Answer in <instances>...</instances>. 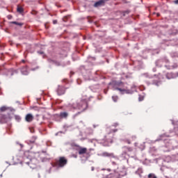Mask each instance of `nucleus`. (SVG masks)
Segmentation results:
<instances>
[{
  "mask_svg": "<svg viewBox=\"0 0 178 178\" xmlns=\"http://www.w3.org/2000/svg\"><path fill=\"white\" fill-rule=\"evenodd\" d=\"M31 15H37V11H35V10H32L31 12Z\"/></svg>",
  "mask_w": 178,
  "mask_h": 178,
  "instance_id": "a878e982",
  "label": "nucleus"
},
{
  "mask_svg": "<svg viewBox=\"0 0 178 178\" xmlns=\"http://www.w3.org/2000/svg\"><path fill=\"white\" fill-rule=\"evenodd\" d=\"M141 173H143V168H138L136 171V174L140 176V177H141Z\"/></svg>",
  "mask_w": 178,
  "mask_h": 178,
  "instance_id": "a211bd4d",
  "label": "nucleus"
},
{
  "mask_svg": "<svg viewBox=\"0 0 178 178\" xmlns=\"http://www.w3.org/2000/svg\"><path fill=\"white\" fill-rule=\"evenodd\" d=\"M118 129H111V128H107L106 132L108 134H112V133H116Z\"/></svg>",
  "mask_w": 178,
  "mask_h": 178,
  "instance_id": "2eb2a0df",
  "label": "nucleus"
},
{
  "mask_svg": "<svg viewBox=\"0 0 178 178\" xmlns=\"http://www.w3.org/2000/svg\"><path fill=\"white\" fill-rule=\"evenodd\" d=\"M12 24H16L17 26H23L22 23L17 22H13Z\"/></svg>",
  "mask_w": 178,
  "mask_h": 178,
  "instance_id": "4be33fe9",
  "label": "nucleus"
},
{
  "mask_svg": "<svg viewBox=\"0 0 178 178\" xmlns=\"http://www.w3.org/2000/svg\"><path fill=\"white\" fill-rule=\"evenodd\" d=\"M110 142L112 143V139H110Z\"/></svg>",
  "mask_w": 178,
  "mask_h": 178,
  "instance_id": "e433bc0d",
  "label": "nucleus"
},
{
  "mask_svg": "<svg viewBox=\"0 0 178 178\" xmlns=\"http://www.w3.org/2000/svg\"><path fill=\"white\" fill-rule=\"evenodd\" d=\"M6 111H8V107L3 106L0 108V112H5Z\"/></svg>",
  "mask_w": 178,
  "mask_h": 178,
  "instance_id": "6ab92c4d",
  "label": "nucleus"
},
{
  "mask_svg": "<svg viewBox=\"0 0 178 178\" xmlns=\"http://www.w3.org/2000/svg\"><path fill=\"white\" fill-rule=\"evenodd\" d=\"M137 145H138V143H134V146H135V147H137Z\"/></svg>",
  "mask_w": 178,
  "mask_h": 178,
  "instance_id": "2f4dec72",
  "label": "nucleus"
},
{
  "mask_svg": "<svg viewBox=\"0 0 178 178\" xmlns=\"http://www.w3.org/2000/svg\"><path fill=\"white\" fill-rule=\"evenodd\" d=\"M163 60V63H169V59L166 58H162Z\"/></svg>",
  "mask_w": 178,
  "mask_h": 178,
  "instance_id": "b1692460",
  "label": "nucleus"
},
{
  "mask_svg": "<svg viewBox=\"0 0 178 178\" xmlns=\"http://www.w3.org/2000/svg\"><path fill=\"white\" fill-rule=\"evenodd\" d=\"M139 101H142V99H139Z\"/></svg>",
  "mask_w": 178,
  "mask_h": 178,
  "instance_id": "a19ab883",
  "label": "nucleus"
},
{
  "mask_svg": "<svg viewBox=\"0 0 178 178\" xmlns=\"http://www.w3.org/2000/svg\"><path fill=\"white\" fill-rule=\"evenodd\" d=\"M87 153V148L86 147H79V155H83V154Z\"/></svg>",
  "mask_w": 178,
  "mask_h": 178,
  "instance_id": "ddd939ff",
  "label": "nucleus"
},
{
  "mask_svg": "<svg viewBox=\"0 0 178 178\" xmlns=\"http://www.w3.org/2000/svg\"><path fill=\"white\" fill-rule=\"evenodd\" d=\"M34 120V116H33L31 114L29 113L25 117L26 122H28L30 123V122H33Z\"/></svg>",
  "mask_w": 178,
  "mask_h": 178,
  "instance_id": "6e6552de",
  "label": "nucleus"
},
{
  "mask_svg": "<svg viewBox=\"0 0 178 178\" xmlns=\"http://www.w3.org/2000/svg\"><path fill=\"white\" fill-rule=\"evenodd\" d=\"M156 16H157V17H159L161 16V14L159 13H157Z\"/></svg>",
  "mask_w": 178,
  "mask_h": 178,
  "instance_id": "c85d7f7f",
  "label": "nucleus"
},
{
  "mask_svg": "<svg viewBox=\"0 0 178 178\" xmlns=\"http://www.w3.org/2000/svg\"><path fill=\"white\" fill-rule=\"evenodd\" d=\"M114 86H116V87H122V88H116V90L118 91H120V92H126L127 91L126 88H124V83L123 82H113Z\"/></svg>",
  "mask_w": 178,
  "mask_h": 178,
  "instance_id": "20e7f679",
  "label": "nucleus"
},
{
  "mask_svg": "<svg viewBox=\"0 0 178 178\" xmlns=\"http://www.w3.org/2000/svg\"><path fill=\"white\" fill-rule=\"evenodd\" d=\"M69 116V114L66 112H62L60 113V117L66 119Z\"/></svg>",
  "mask_w": 178,
  "mask_h": 178,
  "instance_id": "dca6fc26",
  "label": "nucleus"
},
{
  "mask_svg": "<svg viewBox=\"0 0 178 178\" xmlns=\"http://www.w3.org/2000/svg\"><path fill=\"white\" fill-rule=\"evenodd\" d=\"M8 19H10V15L8 16Z\"/></svg>",
  "mask_w": 178,
  "mask_h": 178,
  "instance_id": "58836bf2",
  "label": "nucleus"
},
{
  "mask_svg": "<svg viewBox=\"0 0 178 178\" xmlns=\"http://www.w3.org/2000/svg\"><path fill=\"white\" fill-rule=\"evenodd\" d=\"M15 119L17 122H20L22 120V118L19 115H15Z\"/></svg>",
  "mask_w": 178,
  "mask_h": 178,
  "instance_id": "aec40b11",
  "label": "nucleus"
},
{
  "mask_svg": "<svg viewBox=\"0 0 178 178\" xmlns=\"http://www.w3.org/2000/svg\"><path fill=\"white\" fill-rule=\"evenodd\" d=\"M17 12H18V13H23V12H24V9H23L22 6H17Z\"/></svg>",
  "mask_w": 178,
  "mask_h": 178,
  "instance_id": "f3484780",
  "label": "nucleus"
},
{
  "mask_svg": "<svg viewBox=\"0 0 178 178\" xmlns=\"http://www.w3.org/2000/svg\"><path fill=\"white\" fill-rule=\"evenodd\" d=\"M156 65L158 66L159 67H162V66H163V58L160 59V60H158L156 62Z\"/></svg>",
  "mask_w": 178,
  "mask_h": 178,
  "instance_id": "4468645a",
  "label": "nucleus"
},
{
  "mask_svg": "<svg viewBox=\"0 0 178 178\" xmlns=\"http://www.w3.org/2000/svg\"><path fill=\"white\" fill-rule=\"evenodd\" d=\"M40 54L41 55H42V54H44V52L41 51V52H40Z\"/></svg>",
  "mask_w": 178,
  "mask_h": 178,
  "instance_id": "c9c22d12",
  "label": "nucleus"
},
{
  "mask_svg": "<svg viewBox=\"0 0 178 178\" xmlns=\"http://www.w3.org/2000/svg\"><path fill=\"white\" fill-rule=\"evenodd\" d=\"M22 63H26V60H22Z\"/></svg>",
  "mask_w": 178,
  "mask_h": 178,
  "instance_id": "72a5a7b5",
  "label": "nucleus"
},
{
  "mask_svg": "<svg viewBox=\"0 0 178 178\" xmlns=\"http://www.w3.org/2000/svg\"><path fill=\"white\" fill-rule=\"evenodd\" d=\"M165 67H166L168 70H172V69H176V67H177V64H174L172 65L166 64L165 65Z\"/></svg>",
  "mask_w": 178,
  "mask_h": 178,
  "instance_id": "9b49d317",
  "label": "nucleus"
},
{
  "mask_svg": "<svg viewBox=\"0 0 178 178\" xmlns=\"http://www.w3.org/2000/svg\"><path fill=\"white\" fill-rule=\"evenodd\" d=\"M156 86H159L158 83H156Z\"/></svg>",
  "mask_w": 178,
  "mask_h": 178,
  "instance_id": "ea45409f",
  "label": "nucleus"
},
{
  "mask_svg": "<svg viewBox=\"0 0 178 178\" xmlns=\"http://www.w3.org/2000/svg\"><path fill=\"white\" fill-rule=\"evenodd\" d=\"M91 170H92V171H94V167H92V168H91Z\"/></svg>",
  "mask_w": 178,
  "mask_h": 178,
  "instance_id": "f704fd0d",
  "label": "nucleus"
},
{
  "mask_svg": "<svg viewBox=\"0 0 178 178\" xmlns=\"http://www.w3.org/2000/svg\"><path fill=\"white\" fill-rule=\"evenodd\" d=\"M8 19H10V15L8 16Z\"/></svg>",
  "mask_w": 178,
  "mask_h": 178,
  "instance_id": "4c0bfd02",
  "label": "nucleus"
},
{
  "mask_svg": "<svg viewBox=\"0 0 178 178\" xmlns=\"http://www.w3.org/2000/svg\"><path fill=\"white\" fill-rule=\"evenodd\" d=\"M56 92L58 95H63L66 92V88L65 86H58L56 89Z\"/></svg>",
  "mask_w": 178,
  "mask_h": 178,
  "instance_id": "39448f33",
  "label": "nucleus"
},
{
  "mask_svg": "<svg viewBox=\"0 0 178 178\" xmlns=\"http://www.w3.org/2000/svg\"><path fill=\"white\" fill-rule=\"evenodd\" d=\"M114 126H115V127H116L117 126H119V124H118V123L114 124Z\"/></svg>",
  "mask_w": 178,
  "mask_h": 178,
  "instance_id": "7c9ffc66",
  "label": "nucleus"
},
{
  "mask_svg": "<svg viewBox=\"0 0 178 178\" xmlns=\"http://www.w3.org/2000/svg\"><path fill=\"white\" fill-rule=\"evenodd\" d=\"M86 102H81L79 103H70L68 104V108H72L73 109H79L80 111H86Z\"/></svg>",
  "mask_w": 178,
  "mask_h": 178,
  "instance_id": "f257e3e1",
  "label": "nucleus"
},
{
  "mask_svg": "<svg viewBox=\"0 0 178 178\" xmlns=\"http://www.w3.org/2000/svg\"><path fill=\"white\" fill-rule=\"evenodd\" d=\"M21 72L22 74L27 76L29 74V69L27 68V66H25L21 69Z\"/></svg>",
  "mask_w": 178,
  "mask_h": 178,
  "instance_id": "f8f14e48",
  "label": "nucleus"
},
{
  "mask_svg": "<svg viewBox=\"0 0 178 178\" xmlns=\"http://www.w3.org/2000/svg\"><path fill=\"white\" fill-rule=\"evenodd\" d=\"M105 140H109V139L108 138V136H105Z\"/></svg>",
  "mask_w": 178,
  "mask_h": 178,
  "instance_id": "473e14b6",
  "label": "nucleus"
},
{
  "mask_svg": "<svg viewBox=\"0 0 178 178\" xmlns=\"http://www.w3.org/2000/svg\"><path fill=\"white\" fill-rule=\"evenodd\" d=\"M105 4V1L104 0H100L99 1H97L95 4L94 6L95 8H98V6H102V5Z\"/></svg>",
  "mask_w": 178,
  "mask_h": 178,
  "instance_id": "9d476101",
  "label": "nucleus"
},
{
  "mask_svg": "<svg viewBox=\"0 0 178 178\" xmlns=\"http://www.w3.org/2000/svg\"><path fill=\"white\" fill-rule=\"evenodd\" d=\"M148 178H158L155 174L150 173L148 175Z\"/></svg>",
  "mask_w": 178,
  "mask_h": 178,
  "instance_id": "412c9836",
  "label": "nucleus"
},
{
  "mask_svg": "<svg viewBox=\"0 0 178 178\" xmlns=\"http://www.w3.org/2000/svg\"><path fill=\"white\" fill-rule=\"evenodd\" d=\"M103 156H106L107 158H115V154L109 153L108 152H104L102 153Z\"/></svg>",
  "mask_w": 178,
  "mask_h": 178,
  "instance_id": "1a4fd4ad",
  "label": "nucleus"
},
{
  "mask_svg": "<svg viewBox=\"0 0 178 178\" xmlns=\"http://www.w3.org/2000/svg\"><path fill=\"white\" fill-rule=\"evenodd\" d=\"M63 22H66V20H67V17H64V18L63 19Z\"/></svg>",
  "mask_w": 178,
  "mask_h": 178,
  "instance_id": "bb28decb",
  "label": "nucleus"
},
{
  "mask_svg": "<svg viewBox=\"0 0 178 178\" xmlns=\"http://www.w3.org/2000/svg\"><path fill=\"white\" fill-rule=\"evenodd\" d=\"M12 119V117H10V113L7 114H1L0 113V120L2 122V123H8L9 120Z\"/></svg>",
  "mask_w": 178,
  "mask_h": 178,
  "instance_id": "7ed1b4c3",
  "label": "nucleus"
},
{
  "mask_svg": "<svg viewBox=\"0 0 178 178\" xmlns=\"http://www.w3.org/2000/svg\"><path fill=\"white\" fill-rule=\"evenodd\" d=\"M166 79H168V80H170V79H176V77H178V72H170V73H167L165 75Z\"/></svg>",
  "mask_w": 178,
  "mask_h": 178,
  "instance_id": "0eeeda50",
  "label": "nucleus"
},
{
  "mask_svg": "<svg viewBox=\"0 0 178 178\" xmlns=\"http://www.w3.org/2000/svg\"><path fill=\"white\" fill-rule=\"evenodd\" d=\"M118 98H119V97H118V96H113V97H112V99H113V100L114 101V102H117Z\"/></svg>",
  "mask_w": 178,
  "mask_h": 178,
  "instance_id": "5701e85b",
  "label": "nucleus"
},
{
  "mask_svg": "<svg viewBox=\"0 0 178 178\" xmlns=\"http://www.w3.org/2000/svg\"><path fill=\"white\" fill-rule=\"evenodd\" d=\"M122 155H127L128 152H133V147L124 146L122 147Z\"/></svg>",
  "mask_w": 178,
  "mask_h": 178,
  "instance_id": "423d86ee",
  "label": "nucleus"
},
{
  "mask_svg": "<svg viewBox=\"0 0 178 178\" xmlns=\"http://www.w3.org/2000/svg\"><path fill=\"white\" fill-rule=\"evenodd\" d=\"M174 3H175V5H178V0L174 1Z\"/></svg>",
  "mask_w": 178,
  "mask_h": 178,
  "instance_id": "cd10ccee",
  "label": "nucleus"
},
{
  "mask_svg": "<svg viewBox=\"0 0 178 178\" xmlns=\"http://www.w3.org/2000/svg\"><path fill=\"white\" fill-rule=\"evenodd\" d=\"M124 142L127 143V144H131V141H130L129 139H125Z\"/></svg>",
  "mask_w": 178,
  "mask_h": 178,
  "instance_id": "393cba45",
  "label": "nucleus"
},
{
  "mask_svg": "<svg viewBox=\"0 0 178 178\" xmlns=\"http://www.w3.org/2000/svg\"><path fill=\"white\" fill-rule=\"evenodd\" d=\"M53 23H54V24H56V23H58V21L54 20V21H53Z\"/></svg>",
  "mask_w": 178,
  "mask_h": 178,
  "instance_id": "c756f323",
  "label": "nucleus"
},
{
  "mask_svg": "<svg viewBox=\"0 0 178 178\" xmlns=\"http://www.w3.org/2000/svg\"><path fill=\"white\" fill-rule=\"evenodd\" d=\"M67 165V159L64 156L59 157L58 160H56L54 163L56 168H63Z\"/></svg>",
  "mask_w": 178,
  "mask_h": 178,
  "instance_id": "f03ea898",
  "label": "nucleus"
}]
</instances>
